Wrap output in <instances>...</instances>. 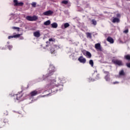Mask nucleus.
<instances>
[{
	"label": "nucleus",
	"mask_w": 130,
	"mask_h": 130,
	"mask_svg": "<svg viewBox=\"0 0 130 130\" xmlns=\"http://www.w3.org/2000/svg\"><path fill=\"white\" fill-rule=\"evenodd\" d=\"M59 84L55 79L51 80L50 84L48 85V87L49 89H52L51 91L52 92H57V89L56 87H58ZM55 89V90H54Z\"/></svg>",
	"instance_id": "1"
},
{
	"label": "nucleus",
	"mask_w": 130,
	"mask_h": 130,
	"mask_svg": "<svg viewBox=\"0 0 130 130\" xmlns=\"http://www.w3.org/2000/svg\"><path fill=\"white\" fill-rule=\"evenodd\" d=\"M112 62L113 63L118 65L119 66H123V63L122 62V61L121 60H119V59H113L112 60Z\"/></svg>",
	"instance_id": "2"
},
{
	"label": "nucleus",
	"mask_w": 130,
	"mask_h": 130,
	"mask_svg": "<svg viewBox=\"0 0 130 130\" xmlns=\"http://www.w3.org/2000/svg\"><path fill=\"white\" fill-rule=\"evenodd\" d=\"M26 19L29 21H35L38 20V17L36 15L33 16H27L26 17Z\"/></svg>",
	"instance_id": "3"
},
{
	"label": "nucleus",
	"mask_w": 130,
	"mask_h": 130,
	"mask_svg": "<svg viewBox=\"0 0 130 130\" xmlns=\"http://www.w3.org/2000/svg\"><path fill=\"white\" fill-rule=\"evenodd\" d=\"M55 49L58 50V49H60V47L56 45H54L51 46L50 51L51 54H55Z\"/></svg>",
	"instance_id": "4"
},
{
	"label": "nucleus",
	"mask_w": 130,
	"mask_h": 130,
	"mask_svg": "<svg viewBox=\"0 0 130 130\" xmlns=\"http://www.w3.org/2000/svg\"><path fill=\"white\" fill-rule=\"evenodd\" d=\"M22 91L18 92L17 94H15L16 99L17 101H21L22 97L23 96Z\"/></svg>",
	"instance_id": "5"
},
{
	"label": "nucleus",
	"mask_w": 130,
	"mask_h": 130,
	"mask_svg": "<svg viewBox=\"0 0 130 130\" xmlns=\"http://www.w3.org/2000/svg\"><path fill=\"white\" fill-rule=\"evenodd\" d=\"M15 7H22L24 5L23 3H18L17 0H14L13 1Z\"/></svg>",
	"instance_id": "6"
},
{
	"label": "nucleus",
	"mask_w": 130,
	"mask_h": 130,
	"mask_svg": "<svg viewBox=\"0 0 130 130\" xmlns=\"http://www.w3.org/2000/svg\"><path fill=\"white\" fill-rule=\"evenodd\" d=\"M78 61L82 63H85L86 62V59L84 58L83 56H81L78 58Z\"/></svg>",
	"instance_id": "7"
},
{
	"label": "nucleus",
	"mask_w": 130,
	"mask_h": 130,
	"mask_svg": "<svg viewBox=\"0 0 130 130\" xmlns=\"http://www.w3.org/2000/svg\"><path fill=\"white\" fill-rule=\"evenodd\" d=\"M53 14V11L51 10H48L43 13V15L44 16H47L52 15Z\"/></svg>",
	"instance_id": "8"
},
{
	"label": "nucleus",
	"mask_w": 130,
	"mask_h": 130,
	"mask_svg": "<svg viewBox=\"0 0 130 130\" xmlns=\"http://www.w3.org/2000/svg\"><path fill=\"white\" fill-rule=\"evenodd\" d=\"M95 48L100 51H102V48L100 43H96L95 45Z\"/></svg>",
	"instance_id": "9"
},
{
	"label": "nucleus",
	"mask_w": 130,
	"mask_h": 130,
	"mask_svg": "<svg viewBox=\"0 0 130 130\" xmlns=\"http://www.w3.org/2000/svg\"><path fill=\"white\" fill-rule=\"evenodd\" d=\"M50 69H52L51 72H50L49 73V76H51L53 74V73L55 72V67L53 66V64L50 65Z\"/></svg>",
	"instance_id": "10"
},
{
	"label": "nucleus",
	"mask_w": 130,
	"mask_h": 130,
	"mask_svg": "<svg viewBox=\"0 0 130 130\" xmlns=\"http://www.w3.org/2000/svg\"><path fill=\"white\" fill-rule=\"evenodd\" d=\"M120 22V20L119 18L117 17H113V20H112V22L113 23H119Z\"/></svg>",
	"instance_id": "11"
},
{
	"label": "nucleus",
	"mask_w": 130,
	"mask_h": 130,
	"mask_svg": "<svg viewBox=\"0 0 130 130\" xmlns=\"http://www.w3.org/2000/svg\"><path fill=\"white\" fill-rule=\"evenodd\" d=\"M107 41L111 44H113L114 43V39L111 37H108V38H107Z\"/></svg>",
	"instance_id": "12"
},
{
	"label": "nucleus",
	"mask_w": 130,
	"mask_h": 130,
	"mask_svg": "<svg viewBox=\"0 0 130 130\" xmlns=\"http://www.w3.org/2000/svg\"><path fill=\"white\" fill-rule=\"evenodd\" d=\"M34 36L36 38H39L41 36V34L39 31V30L35 31L34 32Z\"/></svg>",
	"instance_id": "13"
},
{
	"label": "nucleus",
	"mask_w": 130,
	"mask_h": 130,
	"mask_svg": "<svg viewBox=\"0 0 130 130\" xmlns=\"http://www.w3.org/2000/svg\"><path fill=\"white\" fill-rule=\"evenodd\" d=\"M39 94L38 91L37 90H34L30 92V95L31 96H36L37 95H38Z\"/></svg>",
	"instance_id": "14"
},
{
	"label": "nucleus",
	"mask_w": 130,
	"mask_h": 130,
	"mask_svg": "<svg viewBox=\"0 0 130 130\" xmlns=\"http://www.w3.org/2000/svg\"><path fill=\"white\" fill-rule=\"evenodd\" d=\"M70 25L69 23L67 22L64 24V27L62 26V29H66L70 27Z\"/></svg>",
	"instance_id": "15"
},
{
	"label": "nucleus",
	"mask_w": 130,
	"mask_h": 130,
	"mask_svg": "<svg viewBox=\"0 0 130 130\" xmlns=\"http://www.w3.org/2000/svg\"><path fill=\"white\" fill-rule=\"evenodd\" d=\"M52 28H57L58 27V24L56 22H54L51 24Z\"/></svg>",
	"instance_id": "16"
},
{
	"label": "nucleus",
	"mask_w": 130,
	"mask_h": 130,
	"mask_svg": "<svg viewBox=\"0 0 130 130\" xmlns=\"http://www.w3.org/2000/svg\"><path fill=\"white\" fill-rule=\"evenodd\" d=\"M50 24H51V21L48 20L44 22V25L45 26H49L50 25Z\"/></svg>",
	"instance_id": "17"
},
{
	"label": "nucleus",
	"mask_w": 130,
	"mask_h": 130,
	"mask_svg": "<svg viewBox=\"0 0 130 130\" xmlns=\"http://www.w3.org/2000/svg\"><path fill=\"white\" fill-rule=\"evenodd\" d=\"M124 59L127 60H130V54H127L124 56Z\"/></svg>",
	"instance_id": "18"
},
{
	"label": "nucleus",
	"mask_w": 130,
	"mask_h": 130,
	"mask_svg": "<svg viewBox=\"0 0 130 130\" xmlns=\"http://www.w3.org/2000/svg\"><path fill=\"white\" fill-rule=\"evenodd\" d=\"M110 75H106L105 76V80H106V81H110Z\"/></svg>",
	"instance_id": "19"
},
{
	"label": "nucleus",
	"mask_w": 130,
	"mask_h": 130,
	"mask_svg": "<svg viewBox=\"0 0 130 130\" xmlns=\"http://www.w3.org/2000/svg\"><path fill=\"white\" fill-rule=\"evenodd\" d=\"M119 75H120V76L125 75V73L123 70H121L120 72H119Z\"/></svg>",
	"instance_id": "20"
},
{
	"label": "nucleus",
	"mask_w": 130,
	"mask_h": 130,
	"mask_svg": "<svg viewBox=\"0 0 130 130\" xmlns=\"http://www.w3.org/2000/svg\"><path fill=\"white\" fill-rule=\"evenodd\" d=\"M86 36L87 38L92 39V35L91 34L90 32H86Z\"/></svg>",
	"instance_id": "21"
},
{
	"label": "nucleus",
	"mask_w": 130,
	"mask_h": 130,
	"mask_svg": "<svg viewBox=\"0 0 130 130\" xmlns=\"http://www.w3.org/2000/svg\"><path fill=\"white\" fill-rule=\"evenodd\" d=\"M86 56H88L89 58H90L92 55L90 52L87 51Z\"/></svg>",
	"instance_id": "22"
},
{
	"label": "nucleus",
	"mask_w": 130,
	"mask_h": 130,
	"mask_svg": "<svg viewBox=\"0 0 130 130\" xmlns=\"http://www.w3.org/2000/svg\"><path fill=\"white\" fill-rule=\"evenodd\" d=\"M91 22H92V24L95 26L97 24L96 21L95 19H92L91 20Z\"/></svg>",
	"instance_id": "23"
},
{
	"label": "nucleus",
	"mask_w": 130,
	"mask_h": 130,
	"mask_svg": "<svg viewBox=\"0 0 130 130\" xmlns=\"http://www.w3.org/2000/svg\"><path fill=\"white\" fill-rule=\"evenodd\" d=\"M12 29L14 30H17V31H20V28L18 27H16V26H13L12 27Z\"/></svg>",
	"instance_id": "24"
},
{
	"label": "nucleus",
	"mask_w": 130,
	"mask_h": 130,
	"mask_svg": "<svg viewBox=\"0 0 130 130\" xmlns=\"http://www.w3.org/2000/svg\"><path fill=\"white\" fill-rule=\"evenodd\" d=\"M89 64L91 65V67H93L94 62H93V60L91 59L89 60Z\"/></svg>",
	"instance_id": "25"
},
{
	"label": "nucleus",
	"mask_w": 130,
	"mask_h": 130,
	"mask_svg": "<svg viewBox=\"0 0 130 130\" xmlns=\"http://www.w3.org/2000/svg\"><path fill=\"white\" fill-rule=\"evenodd\" d=\"M14 36V38H18L21 36V34H17Z\"/></svg>",
	"instance_id": "26"
},
{
	"label": "nucleus",
	"mask_w": 130,
	"mask_h": 130,
	"mask_svg": "<svg viewBox=\"0 0 130 130\" xmlns=\"http://www.w3.org/2000/svg\"><path fill=\"white\" fill-rule=\"evenodd\" d=\"M96 80H99L100 79V75L99 74H97L96 77L95 78Z\"/></svg>",
	"instance_id": "27"
},
{
	"label": "nucleus",
	"mask_w": 130,
	"mask_h": 130,
	"mask_svg": "<svg viewBox=\"0 0 130 130\" xmlns=\"http://www.w3.org/2000/svg\"><path fill=\"white\" fill-rule=\"evenodd\" d=\"M104 74H106V76L110 75V73L108 71H104Z\"/></svg>",
	"instance_id": "28"
},
{
	"label": "nucleus",
	"mask_w": 130,
	"mask_h": 130,
	"mask_svg": "<svg viewBox=\"0 0 130 130\" xmlns=\"http://www.w3.org/2000/svg\"><path fill=\"white\" fill-rule=\"evenodd\" d=\"M68 2L67 1H62V4H64V5H67L68 4Z\"/></svg>",
	"instance_id": "29"
},
{
	"label": "nucleus",
	"mask_w": 130,
	"mask_h": 130,
	"mask_svg": "<svg viewBox=\"0 0 130 130\" xmlns=\"http://www.w3.org/2000/svg\"><path fill=\"white\" fill-rule=\"evenodd\" d=\"M49 42H55V39L50 38L49 39Z\"/></svg>",
	"instance_id": "30"
},
{
	"label": "nucleus",
	"mask_w": 130,
	"mask_h": 130,
	"mask_svg": "<svg viewBox=\"0 0 130 130\" xmlns=\"http://www.w3.org/2000/svg\"><path fill=\"white\" fill-rule=\"evenodd\" d=\"M31 5H32V6L34 8H36V3L35 2H34V3H32Z\"/></svg>",
	"instance_id": "31"
},
{
	"label": "nucleus",
	"mask_w": 130,
	"mask_h": 130,
	"mask_svg": "<svg viewBox=\"0 0 130 130\" xmlns=\"http://www.w3.org/2000/svg\"><path fill=\"white\" fill-rule=\"evenodd\" d=\"M4 115H6V116L8 115V111H6V110L4 111Z\"/></svg>",
	"instance_id": "32"
},
{
	"label": "nucleus",
	"mask_w": 130,
	"mask_h": 130,
	"mask_svg": "<svg viewBox=\"0 0 130 130\" xmlns=\"http://www.w3.org/2000/svg\"><path fill=\"white\" fill-rule=\"evenodd\" d=\"M13 38H14V36H9L8 37V39H13Z\"/></svg>",
	"instance_id": "33"
},
{
	"label": "nucleus",
	"mask_w": 130,
	"mask_h": 130,
	"mask_svg": "<svg viewBox=\"0 0 130 130\" xmlns=\"http://www.w3.org/2000/svg\"><path fill=\"white\" fill-rule=\"evenodd\" d=\"M119 82L118 81H115V82H113V84L115 85V84H119Z\"/></svg>",
	"instance_id": "34"
},
{
	"label": "nucleus",
	"mask_w": 130,
	"mask_h": 130,
	"mask_svg": "<svg viewBox=\"0 0 130 130\" xmlns=\"http://www.w3.org/2000/svg\"><path fill=\"white\" fill-rule=\"evenodd\" d=\"M123 32L125 33V34L128 33V29H127L124 30Z\"/></svg>",
	"instance_id": "35"
},
{
	"label": "nucleus",
	"mask_w": 130,
	"mask_h": 130,
	"mask_svg": "<svg viewBox=\"0 0 130 130\" xmlns=\"http://www.w3.org/2000/svg\"><path fill=\"white\" fill-rule=\"evenodd\" d=\"M117 18H120L121 15L119 13L117 14L116 15Z\"/></svg>",
	"instance_id": "36"
},
{
	"label": "nucleus",
	"mask_w": 130,
	"mask_h": 130,
	"mask_svg": "<svg viewBox=\"0 0 130 130\" xmlns=\"http://www.w3.org/2000/svg\"><path fill=\"white\" fill-rule=\"evenodd\" d=\"M13 48V46L12 45H9L8 46V48L10 50L11 49Z\"/></svg>",
	"instance_id": "37"
},
{
	"label": "nucleus",
	"mask_w": 130,
	"mask_h": 130,
	"mask_svg": "<svg viewBox=\"0 0 130 130\" xmlns=\"http://www.w3.org/2000/svg\"><path fill=\"white\" fill-rule=\"evenodd\" d=\"M126 66H127V67L128 68H130V62L126 63Z\"/></svg>",
	"instance_id": "38"
},
{
	"label": "nucleus",
	"mask_w": 130,
	"mask_h": 130,
	"mask_svg": "<svg viewBox=\"0 0 130 130\" xmlns=\"http://www.w3.org/2000/svg\"><path fill=\"white\" fill-rule=\"evenodd\" d=\"M94 79H92V78H91V77L88 78V81H93Z\"/></svg>",
	"instance_id": "39"
},
{
	"label": "nucleus",
	"mask_w": 130,
	"mask_h": 130,
	"mask_svg": "<svg viewBox=\"0 0 130 130\" xmlns=\"http://www.w3.org/2000/svg\"><path fill=\"white\" fill-rule=\"evenodd\" d=\"M8 122V120L7 119L5 118L4 120V122L6 123Z\"/></svg>",
	"instance_id": "40"
},
{
	"label": "nucleus",
	"mask_w": 130,
	"mask_h": 130,
	"mask_svg": "<svg viewBox=\"0 0 130 130\" xmlns=\"http://www.w3.org/2000/svg\"><path fill=\"white\" fill-rule=\"evenodd\" d=\"M86 51L84 50V51H83V53L84 55H86Z\"/></svg>",
	"instance_id": "41"
},
{
	"label": "nucleus",
	"mask_w": 130,
	"mask_h": 130,
	"mask_svg": "<svg viewBox=\"0 0 130 130\" xmlns=\"http://www.w3.org/2000/svg\"><path fill=\"white\" fill-rule=\"evenodd\" d=\"M21 89H22V90H24L25 89V88L22 85V86H21Z\"/></svg>",
	"instance_id": "42"
},
{
	"label": "nucleus",
	"mask_w": 130,
	"mask_h": 130,
	"mask_svg": "<svg viewBox=\"0 0 130 130\" xmlns=\"http://www.w3.org/2000/svg\"><path fill=\"white\" fill-rule=\"evenodd\" d=\"M95 73H98V71H97V70H95V71H94V74Z\"/></svg>",
	"instance_id": "43"
},
{
	"label": "nucleus",
	"mask_w": 130,
	"mask_h": 130,
	"mask_svg": "<svg viewBox=\"0 0 130 130\" xmlns=\"http://www.w3.org/2000/svg\"><path fill=\"white\" fill-rule=\"evenodd\" d=\"M46 43L48 44V43H49V42H46Z\"/></svg>",
	"instance_id": "44"
},
{
	"label": "nucleus",
	"mask_w": 130,
	"mask_h": 130,
	"mask_svg": "<svg viewBox=\"0 0 130 130\" xmlns=\"http://www.w3.org/2000/svg\"><path fill=\"white\" fill-rule=\"evenodd\" d=\"M127 1H130V0H126Z\"/></svg>",
	"instance_id": "45"
},
{
	"label": "nucleus",
	"mask_w": 130,
	"mask_h": 130,
	"mask_svg": "<svg viewBox=\"0 0 130 130\" xmlns=\"http://www.w3.org/2000/svg\"><path fill=\"white\" fill-rule=\"evenodd\" d=\"M46 47H48V45H46Z\"/></svg>",
	"instance_id": "46"
}]
</instances>
